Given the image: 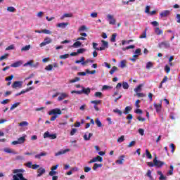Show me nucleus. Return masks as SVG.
<instances>
[{"label":"nucleus","mask_w":180,"mask_h":180,"mask_svg":"<svg viewBox=\"0 0 180 180\" xmlns=\"http://www.w3.org/2000/svg\"><path fill=\"white\" fill-rule=\"evenodd\" d=\"M158 158L157 155H155V158L153 159L155 167H156V168H162V166L165 165V162L158 160Z\"/></svg>","instance_id":"f257e3e1"},{"label":"nucleus","mask_w":180,"mask_h":180,"mask_svg":"<svg viewBox=\"0 0 180 180\" xmlns=\"http://www.w3.org/2000/svg\"><path fill=\"white\" fill-rule=\"evenodd\" d=\"M49 116H51L53 115L55 116H58V115H63V112H61V110L60 108H54L49 112Z\"/></svg>","instance_id":"f03ea898"},{"label":"nucleus","mask_w":180,"mask_h":180,"mask_svg":"<svg viewBox=\"0 0 180 180\" xmlns=\"http://www.w3.org/2000/svg\"><path fill=\"white\" fill-rule=\"evenodd\" d=\"M26 141V136L18 138L17 141H13L11 144L13 146H16L18 144H23Z\"/></svg>","instance_id":"7ed1b4c3"},{"label":"nucleus","mask_w":180,"mask_h":180,"mask_svg":"<svg viewBox=\"0 0 180 180\" xmlns=\"http://www.w3.org/2000/svg\"><path fill=\"white\" fill-rule=\"evenodd\" d=\"M44 139H50V140H56V139H57V134H51L50 132L46 131L44 134Z\"/></svg>","instance_id":"20e7f679"},{"label":"nucleus","mask_w":180,"mask_h":180,"mask_svg":"<svg viewBox=\"0 0 180 180\" xmlns=\"http://www.w3.org/2000/svg\"><path fill=\"white\" fill-rule=\"evenodd\" d=\"M50 43H53V39L50 37H46L44 39V41L40 44V47H44V46H47V44H50Z\"/></svg>","instance_id":"39448f33"},{"label":"nucleus","mask_w":180,"mask_h":180,"mask_svg":"<svg viewBox=\"0 0 180 180\" xmlns=\"http://www.w3.org/2000/svg\"><path fill=\"white\" fill-rule=\"evenodd\" d=\"M107 20L109 22L110 25H116V19H115V17L110 14L107 15Z\"/></svg>","instance_id":"423d86ee"},{"label":"nucleus","mask_w":180,"mask_h":180,"mask_svg":"<svg viewBox=\"0 0 180 180\" xmlns=\"http://www.w3.org/2000/svg\"><path fill=\"white\" fill-rule=\"evenodd\" d=\"M159 49H169L170 44L168 41L161 42L158 44Z\"/></svg>","instance_id":"0eeeda50"},{"label":"nucleus","mask_w":180,"mask_h":180,"mask_svg":"<svg viewBox=\"0 0 180 180\" xmlns=\"http://www.w3.org/2000/svg\"><path fill=\"white\" fill-rule=\"evenodd\" d=\"M153 106H154L157 113H160V112H161V109L162 108V102L160 101V103H159V104L154 103Z\"/></svg>","instance_id":"6e6552de"},{"label":"nucleus","mask_w":180,"mask_h":180,"mask_svg":"<svg viewBox=\"0 0 180 180\" xmlns=\"http://www.w3.org/2000/svg\"><path fill=\"white\" fill-rule=\"evenodd\" d=\"M22 84L23 82L20 81L14 82L12 84V88H13L14 89H16L17 88H22Z\"/></svg>","instance_id":"1a4fd4ad"},{"label":"nucleus","mask_w":180,"mask_h":180,"mask_svg":"<svg viewBox=\"0 0 180 180\" xmlns=\"http://www.w3.org/2000/svg\"><path fill=\"white\" fill-rule=\"evenodd\" d=\"M96 72V70H92L90 71L89 70H86V72H79L77 73V75H81V76H85L86 74H95Z\"/></svg>","instance_id":"9d476101"},{"label":"nucleus","mask_w":180,"mask_h":180,"mask_svg":"<svg viewBox=\"0 0 180 180\" xmlns=\"http://www.w3.org/2000/svg\"><path fill=\"white\" fill-rule=\"evenodd\" d=\"M82 94H84V95H89V94H91V89L89 87H87L86 89L84 86H82Z\"/></svg>","instance_id":"9b49d317"},{"label":"nucleus","mask_w":180,"mask_h":180,"mask_svg":"<svg viewBox=\"0 0 180 180\" xmlns=\"http://www.w3.org/2000/svg\"><path fill=\"white\" fill-rule=\"evenodd\" d=\"M4 153H7V154H14V155L18 154V153L16 151H15V150L11 149L9 148H5L4 149Z\"/></svg>","instance_id":"f8f14e48"},{"label":"nucleus","mask_w":180,"mask_h":180,"mask_svg":"<svg viewBox=\"0 0 180 180\" xmlns=\"http://www.w3.org/2000/svg\"><path fill=\"white\" fill-rule=\"evenodd\" d=\"M37 176L40 177L41 176V175H43V174H46V169L43 167L39 168L37 170Z\"/></svg>","instance_id":"ddd939ff"},{"label":"nucleus","mask_w":180,"mask_h":180,"mask_svg":"<svg viewBox=\"0 0 180 180\" xmlns=\"http://www.w3.org/2000/svg\"><path fill=\"white\" fill-rule=\"evenodd\" d=\"M46 155H47V152H41L37 155H35V158H37V160H41V157H46Z\"/></svg>","instance_id":"4468645a"},{"label":"nucleus","mask_w":180,"mask_h":180,"mask_svg":"<svg viewBox=\"0 0 180 180\" xmlns=\"http://www.w3.org/2000/svg\"><path fill=\"white\" fill-rule=\"evenodd\" d=\"M22 64H23V61L18 60V61L11 64V67L18 68V67H20L22 65Z\"/></svg>","instance_id":"2eb2a0df"},{"label":"nucleus","mask_w":180,"mask_h":180,"mask_svg":"<svg viewBox=\"0 0 180 180\" xmlns=\"http://www.w3.org/2000/svg\"><path fill=\"white\" fill-rule=\"evenodd\" d=\"M169 13H171V11H169L168 10H165L160 13V16H161V18H167V16H168V15H169Z\"/></svg>","instance_id":"dca6fc26"},{"label":"nucleus","mask_w":180,"mask_h":180,"mask_svg":"<svg viewBox=\"0 0 180 180\" xmlns=\"http://www.w3.org/2000/svg\"><path fill=\"white\" fill-rule=\"evenodd\" d=\"M68 151H70V149H65L63 150H60V151H58V153H56L55 155L56 157H58V155H63V154H65V153H68Z\"/></svg>","instance_id":"f3484780"},{"label":"nucleus","mask_w":180,"mask_h":180,"mask_svg":"<svg viewBox=\"0 0 180 180\" xmlns=\"http://www.w3.org/2000/svg\"><path fill=\"white\" fill-rule=\"evenodd\" d=\"M68 95L65 93H62L60 96L58 97V101H63V99H65V98H68Z\"/></svg>","instance_id":"a211bd4d"},{"label":"nucleus","mask_w":180,"mask_h":180,"mask_svg":"<svg viewBox=\"0 0 180 180\" xmlns=\"http://www.w3.org/2000/svg\"><path fill=\"white\" fill-rule=\"evenodd\" d=\"M57 27H61V29H65L66 26H68V22H60L58 23Z\"/></svg>","instance_id":"6ab92c4d"},{"label":"nucleus","mask_w":180,"mask_h":180,"mask_svg":"<svg viewBox=\"0 0 180 180\" xmlns=\"http://www.w3.org/2000/svg\"><path fill=\"white\" fill-rule=\"evenodd\" d=\"M79 63L83 67H85V58L82 57L80 60L76 61V64H79Z\"/></svg>","instance_id":"aec40b11"},{"label":"nucleus","mask_w":180,"mask_h":180,"mask_svg":"<svg viewBox=\"0 0 180 180\" xmlns=\"http://www.w3.org/2000/svg\"><path fill=\"white\" fill-rule=\"evenodd\" d=\"M120 160H116V164H119L120 165H122V164H123V161H124V155H121L120 157Z\"/></svg>","instance_id":"412c9836"},{"label":"nucleus","mask_w":180,"mask_h":180,"mask_svg":"<svg viewBox=\"0 0 180 180\" xmlns=\"http://www.w3.org/2000/svg\"><path fill=\"white\" fill-rule=\"evenodd\" d=\"M162 30H160V27L155 28V34H158V36L162 34Z\"/></svg>","instance_id":"4be33fe9"},{"label":"nucleus","mask_w":180,"mask_h":180,"mask_svg":"<svg viewBox=\"0 0 180 180\" xmlns=\"http://www.w3.org/2000/svg\"><path fill=\"white\" fill-rule=\"evenodd\" d=\"M102 167H103L102 163H100V164L95 163L93 167V169H94V171H96V169H98V168H102Z\"/></svg>","instance_id":"5701e85b"},{"label":"nucleus","mask_w":180,"mask_h":180,"mask_svg":"<svg viewBox=\"0 0 180 180\" xmlns=\"http://www.w3.org/2000/svg\"><path fill=\"white\" fill-rule=\"evenodd\" d=\"M131 109H132L131 107L127 106L124 109V114L129 115V113H130V112L131 111Z\"/></svg>","instance_id":"b1692460"},{"label":"nucleus","mask_w":180,"mask_h":180,"mask_svg":"<svg viewBox=\"0 0 180 180\" xmlns=\"http://www.w3.org/2000/svg\"><path fill=\"white\" fill-rule=\"evenodd\" d=\"M113 112L117 113L119 116H122L123 115V112L119 110V108L114 109Z\"/></svg>","instance_id":"393cba45"},{"label":"nucleus","mask_w":180,"mask_h":180,"mask_svg":"<svg viewBox=\"0 0 180 180\" xmlns=\"http://www.w3.org/2000/svg\"><path fill=\"white\" fill-rule=\"evenodd\" d=\"M133 119V115L129 114L127 116V120H128L127 124H130L131 123V120Z\"/></svg>","instance_id":"a878e982"},{"label":"nucleus","mask_w":180,"mask_h":180,"mask_svg":"<svg viewBox=\"0 0 180 180\" xmlns=\"http://www.w3.org/2000/svg\"><path fill=\"white\" fill-rule=\"evenodd\" d=\"M146 158H148V160H151L153 158V155L148 151V149L146 150Z\"/></svg>","instance_id":"bb28decb"},{"label":"nucleus","mask_w":180,"mask_h":180,"mask_svg":"<svg viewBox=\"0 0 180 180\" xmlns=\"http://www.w3.org/2000/svg\"><path fill=\"white\" fill-rule=\"evenodd\" d=\"M127 63V62L126 61V60H122V61L120 62V63L119 67H120L121 68H124V67H126Z\"/></svg>","instance_id":"cd10ccee"},{"label":"nucleus","mask_w":180,"mask_h":180,"mask_svg":"<svg viewBox=\"0 0 180 180\" xmlns=\"http://www.w3.org/2000/svg\"><path fill=\"white\" fill-rule=\"evenodd\" d=\"M41 32L44 33V34H53V32L46 29L42 30Z\"/></svg>","instance_id":"c85d7f7f"},{"label":"nucleus","mask_w":180,"mask_h":180,"mask_svg":"<svg viewBox=\"0 0 180 180\" xmlns=\"http://www.w3.org/2000/svg\"><path fill=\"white\" fill-rule=\"evenodd\" d=\"M143 86V84H139L137 87H136L134 89V92H136V94L140 92V91H141V87Z\"/></svg>","instance_id":"c756f323"},{"label":"nucleus","mask_w":180,"mask_h":180,"mask_svg":"<svg viewBox=\"0 0 180 180\" xmlns=\"http://www.w3.org/2000/svg\"><path fill=\"white\" fill-rule=\"evenodd\" d=\"M78 81H81L80 77H75V79L70 80V84H74L75 82H78Z\"/></svg>","instance_id":"7c9ffc66"},{"label":"nucleus","mask_w":180,"mask_h":180,"mask_svg":"<svg viewBox=\"0 0 180 180\" xmlns=\"http://www.w3.org/2000/svg\"><path fill=\"white\" fill-rule=\"evenodd\" d=\"M146 176L150 179V180H154V177L151 175V170H148L146 173Z\"/></svg>","instance_id":"2f4dec72"},{"label":"nucleus","mask_w":180,"mask_h":180,"mask_svg":"<svg viewBox=\"0 0 180 180\" xmlns=\"http://www.w3.org/2000/svg\"><path fill=\"white\" fill-rule=\"evenodd\" d=\"M101 42L103 43L102 46L104 47V49H108L109 46V43L108 41L102 40Z\"/></svg>","instance_id":"473e14b6"},{"label":"nucleus","mask_w":180,"mask_h":180,"mask_svg":"<svg viewBox=\"0 0 180 180\" xmlns=\"http://www.w3.org/2000/svg\"><path fill=\"white\" fill-rule=\"evenodd\" d=\"M88 30V28L85 25H82L79 28V32H86Z\"/></svg>","instance_id":"72a5a7b5"},{"label":"nucleus","mask_w":180,"mask_h":180,"mask_svg":"<svg viewBox=\"0 0 180 180\" xmlns=\"http://www.w3.org/2000/svg\"><path fill=\"white\" fill-rule=\"evenodd\" d=\"M91 103H94L95 105H101V103H102V101L101 100L91 101Z\"/></svg>","instance_id":"f704fd0d"},{"label":"nucleus","mask_w":180,"mask_h":180,"mask_svg":"<svg viewBox=\"0 0 180 180\" xmlns=\"http://www.w3.org/2000/svg\"><path fill=\"white\" fill-rule=\"evenodd\" d=\"M27 65H30V67H33V60H30L27 62L25 64H24L23 67H27Z\"/></svg>","instance_id":"c9c22d12"},{"label":"nucleus","mask_w":180,"mask_h":180,"mask_svg":"<svg viewBox=\"0 0 180 180\" xmlns=\"http://www.w3.org/2000/svg\"><path fill=\"white\" fill-rule=\"evenodd\" d=\"M147 37V30H145L143 33L140 35L139 39H146Z\"/></svg>","instance_id":"e433bc0d"},{"label":"nucleus","mask_w":180,"mask_h":180,"mask_svg":"<svg viewBox=\"0 0 180 180\" xmlns=\"http://www.w3.org/2000/svg\"><path fill=\"white\" fill-rule=\"evenodd\" d=\"M172 61H174V56H170L169 58V67H172L174 64L172 63Z\"/></svg>","instance_id":"4c0bfd02"},{"label":"nucleus","mask_w":180,"mask_h":180,"mask_svg":"<svg viewBox=\"0 0 180 180\" xmlns=\"http://www.w3.org/2000/svg\"><path fill=\"white\" fill-rule=\"evenodd\" d=\"M19 105H20V103H15L13 104L10 108V110H13V109L16 108Z\"/></svg>","instance_id":"58836bf2"},{"label":"nucleus","mask_w":180,"mask_h":180,"mask_svg":"<svg viewBox=\"0 0 180 180\" xmlns=\"http://www.w3.org/2000/svg\"><path fill=\"white\" fill-rule=\"evenodd\" d=\"M19 126L20 127H23V126H29V122H26V121L22 122L19 123Z\"/></svg>","instance_id":"ea45409f"},{"label":"nucleus","mask_w":180,"mask_h":180,"mask_svg":"<svg viewBox=\"0 0 180 180\" xmlns=\"http://www.w3.org/2000/svg\"><path fill=\"white\" fill-rule=\"evenodd\" d=\"M94 158L96 160V162H97V161H98L99 162H102V161H103V158H102V157H101L99 155H97Z\"/></svg>","instance_id":"a19ab883"},{"label":"nucleus","mask_w":180,"mask_h":180,"mask_svg":"<svg viewBox=\"0 0 180 180\" xmlns=\"http://www.w3.org/2000/svg\"><path fill=\"white\" fill-rule=\"evenodd\" d=\"M68 57H70V54H65V55H60L59 56V58H60L61 60H65L66 58H68Z\"/></svg>","instance_id":"79ce46f5"},{"label":"nucleus","mask_w":180,"mask_h":180,"mask_svg":"<svg viewBox=\"0 0 180 180\" xmlns=\"http://www.w3.org/2000/svg\"><path fill=\"white\" fill-rule=\"evenodd\" d=\"M94 96H96V98H102L103 94L102 92L100 91H97L94 94Z\"/></svg>","instance_id":"37998d69"},{"label":"nucleus","mask_w":180,"mask_h":180,"mask_svg":"<svg viewBox=\"0 0 180 180\" xmlns=\"http://www.w3.org/2000/svg\"><path fill=\"white\" fill-rule=\"evenodd\" d=\"M122 87L124 89H129V84L126 82H122Z\"/></svg>","instance_id":"c03bdc74"},{"label":"nucleus","mask_w":180,"mask_h":180,"mask_svg":"<svg viewBox=\"0 0 180 180\" xmlns=\"http://www.w3.org/2000/svg\"><path fill=\"white\" fill-rule=\"evenodd\" d=\"M22 51H27L28 50H30V45H26L25 46L22 48Z\"/></svg>","instance_id":"a18cd8bd"},{"label":"nucleus","mask_w":180,"mask_h":180,"mask_svg":"<svg viewBox=\"0 0 180 180\" xmlns=\"http://www.w3.org/2000/svg\"><path fill=\"white\" fill-rule=\"evenodd\" d=\"M174 174V166L170 165V170L168 171V175Z\"/></svg>","instance_id":"49530a36"},{"label":"nucleus","mask_w":180,"mask_h":180,"mask_svg":"<svg viewBox=\"0 0 180 180\" xmlns=\"http://www.w3.org/2000/svg\"><path fill=\"white\" fill-rule=\"evenodd\" d=\"M32 89H33V88H32V87L27 88L25 90L21 91L20 94H21V95H23V94H26V92H29V91H32Z\"/></svg>","instance_id":"de8ad7c7"},{"label":"nucleus","mask_w":180,"mask_h":180,"mask_svg":"<svg viewBox=\"0 0 180 180\" xmlns=\"http://www.w3.org/2000/svg\"><path fill=\"white\" fill-rule=\"evenodd\" d=\"M81 44H82L79 41H77L73 44L72 47H80Z\"/></svg>","instance_id":"09e8293b"},{"label":"nucleus","mask_w":180,"mask_h":180,"mask_svg":"<svg viewBox=\"0 0 180 180\" xmlns=\"http://www.w3.org/2000/svg\"><path fill=\"white\" fill-rule=\"evenodd\" d=\"M117 143H123L124 141V136H121L120 138L117 140Z\"/></svg>","instance_id":"8fccbe9b"},{"label":"nucleus","mask_w":180,"mask_h":180,"mask_svg":"<svg viewBox=\"0 0 180 180\" xmlns=\"http://www.w3.org/2000/svg\"><path fill=\"white\" fill-rule=\"evenodd\" d=\"M141 54V49H137L136 51H135V53H134V56H140Z\"/></svg>","instance_id":"3c124183"},{"label":"nucleus","mask_w":180,"mask_h":180,"mask_svg":"<svg viewBox=\"0 0 180 180\" xmlns=\"http://www.w3.org/2000/svg\"><path fill=\"white\" fill-rule=\"evenodd\" d=\"M96 124H97L98 127H102V122L98 118L96 120Z\"/></svg>","instance_id":"603ef678"},{"label":"nucleus","mask_w":180,"mask_h":180,"mask_svg":"<svg viewBox=\"0 0 180 180\" xmlns=\"http://www.w3.org/2000/svg\"><path fill=\"white\" fill-rule=\"evenodd\" d=\"M170 148H172L171 152L172 153V154H174V153H175V145L174 143H171L169 145Z\"/></svg>","instance_id":"864d4df0"},{"label":"nucleus","mask_w":180,"mask_h":180,"mask_svg":"<svg viewBox=\"0 0 180 180\" xmlns=\"http://www.w3.org/2000/svg\"><path fill=\"white\" fill-rule=\"evenodd\" d=\"M85 51H86V49H79L77 50V54H82L83 53H85Z\"/></svg>","instance_id":"5fc2aeb1"},{"label":"nucleus","mask_w":180,"mask_h":180,"mask_svg":"<svg viewBox=\"0 0 180 180\" xmlns=\"http://www.w3.org/2000/svg\"><path fill=\"white\" fill-rule=\"evenodd\" d=\"M135 113H136L137 115H143V110L140 108H137L135 111Z\"/></svg>","instance_id":"6e6d98bb"},{"label":"nucleus","mask_w":180,"mask_h":180,"mask_svg":"<svg viewBox=\"0 0 180 180\" xmlns=\"http://www.w3.org/2000/svg\"><path fill=\"white\" fill-rule=\"evenodd\" d=\"M111 41L112 43H115V41H116V34L115 33L112 34V37H111Z\"/></svg>","instance_id":"4d7b16f0"},{"label":"nucleus","mask_w":180,"mask_h":180,"mask_svg":"<svg viewBox=\"0 0 180 180\" xmlns=\"http://www.w3.org/2000/svg\"><path fill=\"white\" fill-rule=\"evenodd\" d=\"M89 63H94V60H91V59H87L86 60H84V67H86L87 64H89Z\"/></svg>","instance_id":"13d9d810"},{"label":"nucleus","mask_w":180,"mask_h":180,"mask_svg":"<svg viewBox=\"0 0 180 180\" xmlns=\"http://www.w3.org/2000/svg\"><path fill=\"white\" fill-rule=\"evenodd\" d=\"M25 165L27 168H32L33 163L32 162H28L26 163Z\"/></svg>","instance_id":"bf43d9fd"},{"label":"nucleus","mask_w":180,"mask_h":180,"mask_svg":"<svg viewBox=\"0 0 180 180\" xmlns=\"http://www.w3.org/2000/svg\"><path fill=\"white\" fill-rule=\"evenodd\" d=\"M133 146H136V141H131L128 145V148H130V147H133Z\"/></svg>","instance_id":"052dcab7"},{"label":"nucleus","mask_w":180,"mask_h":180,"mask_svg":"<svg viewBox=\"0 0 180 180\" xmlns=\"http://www.w3.org/2000/svg\"><path fill=\"white\" fill-rule=\"evenodd\" d=\"M56 174H57V172L54 170H51L49 174L50 175V176H54V175H56Z\"/></svg>","instance_id":"680f3d73"},{"label":"nucleus","mask_w":180,"mask_h":180,"mask_svg":"<svg viewBox=\"0 0 180 180\" xmlns=\"http://www.w3.org/2000/svg\"><path fill=\"white\" fill-rule=\"evenodd\" d=\"M76 133H77V129L73 128L70 131V136H74V134H75Z\"/></svg>","instance_id":"e2e57ef3"},{"label":"nucleus","mask_w":180,"mask_h":180,"mask_svg":"<svg viewBox=\"0 0 180 180\" xmlns=\"http://www.w3.org/2000/svg\"><path fill=\"white\" fill-rule=\"evenodd\" d=\"M43 15H44V13L43 11H40L37 14V18H43Z\"/></svg>","instance_id":"0e129e2a"},{"label":"nucleus","mask_w":180,"mask_h":180,"mask_svg":"<svg viewBox=\"0 0 180 180\" xmlns=\"http://www.w3.org/2000/svg\"><path fill=\"white\" fill-rule=\"evenodd\" d=\"M140 100H136V102H135V106L136 108H140Z\"/></svg>","instance_id":"69168bd1"},{"label":"nucleus","mask_w":180,"mask_h":180,"mask_svg":"<svg viewBox=\"0 0 180 180\" xmlns=\"http://www.w3.org/2000/svg\"><path fill=\"white\" fill-rule=\"evenodd\" d=\"M7 11H8V12H15V8L14 7H8Z\"/></svg>","instance_id":"338daca9"},{"label":"nucleus","mask_w":180,"mask_h":180,"mask_svg":"<svg viewBox=\"0 0 180 180\" xmlns=\"http://www.w3.org/2000/svg\"><path fill=\"white\" fill-rule=\"evenodd\" d=\"M153 68V63L148 62V63L146 64V68Z\"/></svg>","instance_id":"774afa93"}]
</instances>
